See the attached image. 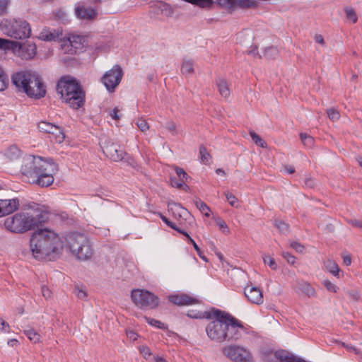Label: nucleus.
Segmentation results:
<instances>
[{
  "label": "nucleus",
  "mask_w": 362,
  "mask_h": 362,
  "mask_svg": "<svg viewBox=\"0 0 362 362\" xmlns=\"http://www.w3.org/2000/svg\"><path fill=\"white\" fill-rule=\"evenodd\" d=\"M165 128L173 135L177 134V125L173 121H170L166 123Z\"/></svg>",
  "instance_id": "nucleus-43"
},
{
  "label": "nucleus",
  "mask_w": 362,
  "mask_h": 362,
  "mask_svg": "<svg viewBox=\"0 0 362 362\" xmlns=\"http://www.w3.org/2000/svg\"><path fill=\"white\" fill-rule=\"evenodd\" d=\"M59 170L58 165L52 159H43L42 157L28 158L21 167V173L33 177V182L42 187L51 185L54 182V175Z\"/></svg>",
  "instance_id": "nucleus-3"
},
{
  "label": "nucleus",
  "mask_w": 362,
  "mask_h": 362,
  "mask_svg": "<svg viewBox=\"0 0 362 362\" xmlns=\"http://www.w3.org/2000/svg\"><path fill=\"white\" fill-rule=\"evenodd\" d=\"M277 52L278 51L276 47H269L265 49L264 55L268 58H271L276 55Z\"/></svg>",
  "instance_id": "nucleus-48"
},
{
  "label": "nucleus",
  "mask_w": 362,
  "mask_h": 362,
  "mask_svg": "<svg viewBox=\"0 0 362 362\" xmlns=\"http://www.w3.org/2000/svg\"><path fill=\"white\" fill-rule=\"evenodd\" d=\"M199 156L202 163L208 164L209 163L211 156L204 146L199 147Z\"/></svg>",
  "instance_id": "nucleus-32"
},
{
  "label": "nucleus",
  "mask_w": 362,
  "mask_h": 362,
  "mask_svg": "<svg viewBox=\"0 0 362 362\" xmlns=\"http://www.w3.org/2000/svg\"><path fill=\"white\" fill-rule=\"evenodd\" d=\"M195 205L199 209V210L204 214V216L209 217L210 216V209L209 207L202 201L197 200L195 202Z\"/></svg>",
  "instance_id": "nucleus-30"
},
{
  "label": "nucleus",
  "mask_w": 362,
  "mask_h": 362,
  "mask_svg": "<svg viewBox=\"0 0 362 362\" xmlns=\"http://www.w3.org/2000/svg\"><path fill=\"white\" fill-rule=\"evenodd\" d=\"M45 215L42 212L36 215L26 212H18L8 217L4 221L5 228L14 233H23L31 230L45 221Z\"/></svg>",
  "instance_id": "nucleus-5"
},
{
  "label": "nucleus",
  "mask_w": 362,
  "mask_h": 362,
  "mask_svg": "<svg viewBox=\"0 0 362 362\" xmlns=\"http://www.w3.org/2000/svg\"><path fill=\"white\" fill-rule=\"evenodd\" d=\"M123 76V71L120 66L115 65L110 70L105 72L101 78L102 83L110 92L114 91L119 84Z\"/></svg>",
  "instance_id": "nucleus-12"
},
{
  "label": "nucleus",
  "mask_w": 362,
  "mask_h": 362,
  "mask_svg": "<svg viewBox=\"0 0 362 362\" xmlns=\"http://www.w3.org/2000/svg\"><path fill=\"white\" fill-rule=\"evenodd\" d=\"M347 222L356 228H362V221L361 220L351 218V219L347 220Z\"/></svg>",
  "instance_id": "nucleus-53"
},
{
  "label": "nucleus",
  "mask_w": 362,
  "mask_h": 362,
  "mask_svg": "<svg viewBox=\"0 0 362 362\" xmlns=\"http://www.w3.org/2000/svg\"><path fill=\"white\" fill-rule=\"evenodd\" d=\"M345 12L346 14V18L350 20L352 23H356L357 21V16L354 12V11L351 8H346L345 9Z\"/></svg>",
  "instance_id": "nucleus-44"
},
{
  "label": "nucleus",
  "mask_w": 362,
  "mask_h": 362,
  "mask_svg": "<svg viewBox=\"0 0 362 362\" xmlns=\"http://www.w3.org/2000/svg\"><path fill=\"white\" fill-rule=\"evenodd\" d=\"M223 355L233 362H253L251 353L243 346L228 345L223 348Z\"/></svg>",
  "instance_id": "nucleus-10"
},
{
  "label": "nucleus",
  "mask_w": 362,
  "mask_h": 362,
  "mask_svg": "<svg viewBox=\"0 0 362 362\" xmlns=\"http://www.w3.org/2000/svg\"><path fill=\"white\" fill-rule=\"evenodd\" d=\"M322 285L326 288V289L332 293H337L338 291V287L332 283L330 281L325 279L322 282Z\"/></svg>",
  "instance_id": "nucleus-38"
},
{
  "label": "nucleus",
  "mask_w": 362,
  "mask_h": 362,
  "mask_svg": "<svg viewBox=\"0 0 362 362\" xmlns=\"http://www.w3.org/2000/svg\"><path fill=\"white\" fill-rule=\"evenodd\" d=\"M11 81L18 91L25 93L30 98L40 99L46 95V86L36 72H16L12 75Z\"/></svg>",
  "instance_id": "nucleus-4"
},
{
  "label": "nucleus",
  "mask_w": 362,
  "mask_h": 362,
  "mask_svg": "<svg viewBox=\"0 0 362 362\" xmlns=\"http://www.w3.org/2000/svg\"><path fill=\"white\" fill-rule=\"evenodd\" d=\"M290 246L293 249H294L297 252H299V253H303L305 250V247L303 245H301L300 243L296 242V241L291 242L290 244Z\"/></svg>",
  "instance_id": "nucleus-50"
},
{
  "label": "nucleus",
  "mask_w": 362,
  "mask_h": 362,
  "mask_svg": "<svg viewBox=\"0 0 362 362\" xmlns=\"http://www.w3.org/2000/svg\"><path fill=\"white\" fill-rule=\"evenodd\" d=\"M69 40L72 47L78 49L84 42V38L81 35H73L69 37Z\"/></svg>",
  "instance_id": "nucleus-29"
},
{
  "label": "nucleus",
  "mask_w": 362,
  "mask_h": 362,
  "mask_svg": "<svg viewBox=\"0 0 362 362\" xmlns=\"http://www.w3.org/2000/svg\"><path fill=\"white\" fill-rule=\"evenodd\" d=\"M158 6L161 11H170L169 5L163 2L158 3Z\"/></svg>",
  "instance_id": "nucleus-61"
},
{
  "label": "nucleus",
  "mask_w": 362,
  "mask_h": 362,
  "mask_svg": "<svg viewBox=\"0 0 362 362\" xmlns=\"http://www.w3.org/2000/svg\"><path fill=\"white\" fill-rule=\"evenodd\" d=\"M0 29L7 36L19 40L28 38L31 33L30 24L21 18L4 19Z\"/></svg>",
  "instance_id": "nucleus-8"
},
{
  "label": "nucleus",
  "mask_w": 362,
  "mask_h": 362,
  "mask_svg": "<svg viewBox=\"0 0 362 362\" xmlns=\"http://www.w3.org/2000/svg\"><path fill=\"white\" fill-rule=\"evenodd\" d=\"M127 336L130 340L132 341L136 340L138 337V334L133 330L127 331Z\"/></svg>",
  "instance_id": "nucleus-58"
},
{
  "label": "nucleus",
  "mask_w": 362,
  "mask_h": 362,
  "mask_svg": "<svg viewBox=\"0 0 362 362\" xmlns=\"http://www.w3.org/2000/svg\"><path fill=\"white\" fill-rule=\"evenodd\" d=\"M23 332L28 338L33 343H37L40 341V335L33 329H25Z\"/></svg>",
  "instance_id": "nucleus-28"
},
{
  "label": "nucleus",
  "mask_w": 362,
  "mask_h": 362,
  "mask_svg": "<svg viewBox=\"0 0 362 362\" xmlns=\"http://www.w3.org/2000/svg\"><path fill=\"white\" fill-rule=\"evenodd\" d=\"M348 294L354 299L357 300L359 298V293L356 291H350Z\"/></svg>",
  "instance_id": "nucleus-62"
},
{
  "label": "nucleus",
  "mask_w": 362,
  "mask_h": 362,
  "mask_svg": "<svg viewBox=\"0 0 362 362\" xmlns=\"http://www.w3.org/2000/svg\"><path fill=\"white\" fill-rule=\"evenodd\" d=\"M66 247L80 260H86L93 255L92 246L86 235L71 233L65 238Z\"/></svg>",
  "instance_id": "nucleus-7"
},
{
  "label": "nucleus",
  "mask_w": 362,
  "mask_h": 362,
  "mask_svg": "<svg viewBox=\"0 0 362 362\" xmlns=\"http://www.w3.org/2000/svg\"><path fill=\"white\" fill-rule=\"evenodd\" d=\"M305 185L307 187H310V188L313 187L315 186V181H314V180L310 178V177L306 178L305 180Z\"/></svg>",
  "instance_id": "nucleus-60"
},
{
  "label": "nucleus",
  "mask_w": 362,
  "mask_h": 362,
  "mask_svg": "<svg viewBox=\"0 0 362 362\" xmlns=\"http://www.w3.org/2000/svg\"><path fill=\"white\" fill-rule=\"evenodd\" d=\"M169 300L177 305H189L198 303V300L187 294L172 295L169 296Z\"/></svg>",
  "instance_id": "nucleus-20"
},
{
  "label": "nucleus",
  "mask_w": 362,
  "mask_h": 362,
  "mask_svg": "<svg viewBox=\"0 0 362 362\" xmlns=\"http://www.w3.org/2000/svg\"><path fill=\"white\" fill-rule=\"evenodd\" d=\"M131 298L134 303L141 309H154L159 304L158 297L147 290L133 289Z\"/></svg>",
  "instance_id": "nucleus-9"
},
{
  "label": "nucleus",
  "mask_w": 362,
  "mask_h": 362,
  "mask_svg": "<svg viewBox=\"0 0 362 362\" xmlns=\"http://www.w3.org/2000/svg\"><path fill=\"white\" fill-rule=\"evenodd\" d=\"M42 294L45 298H49L51 297L52 292L47 287H46L45 286H42Z\"/></svg>",
  "instance_id": "nucleus-56"
},
{
  "label": "nucleus",
  "mask_w": 362,
  "mask_h": 362,
  "mask_svg": "<svg viewBox=\"0 0 362 362\" xmlns=\"http://www.w3.org/2000/svg\"><path fill=\"white\" fill-rule=\"evenodd\" d=\"M209 318H214L206 327L208 337L216 342L234 341L239 339L243 326L235 317L219 310H212Z\"/></svg>",
  "instance_id": "nucleus-1"
},
{
  "label": "nucleus",
  "mask_w": 362,
  "mask_h": 362,
  "mask_svg": "<svg viewBox=\"0 0 362 362\" xmlns=\"http://www.w3.org/2000/svg\"><path fill=\"white\" fill-rule=\"evenodd\" d=\"M12 40L0 38V48L11 47Z\"/></svg>",
  "instance_id": "nucleus-55"
},
{
  "label": "nucleus",
  "mask_w": 362,
  "mask_h": 362,
  "mask_svg": "<svg viewBox=\"0 0 362 362\" xmlns=\"http://www.w3.org/2000/svg\"><path fill=\"white\" fill-rule=\"evenodd\" d=\"M263 261L265 264H267L272 269L276 270L277 268V264L274 259L271 257L269 255H264L263 257Z\"/></svg>",
  "instance_id": "nucleus-37"
},
{
  "label": "nucleus",
  "mask_w": 362,
  "mask_h": 362,
  "mask_svg": "<svg viewBox=\"0 0 362 362\" xmlns=\"http://www.w3.org/2000/svg\"><path fill=\"white\" fill-rule=\"evenodd\" d=\"M315 41L317 42V43H319V44H321V45H324L325 42H324V38L321 35H315Z\"/></svg>",
  "instance_id": "nucleus-63"
},
{
  "label": "nucleus",
  "mask_w": 362,
  "mask_h": 362,
  "mask_svg": "<svg viewBox=\"0 0 362 362\" xmlns=\"http://www.w3.org/2000/svg\"><path fill=\"white\" fill-rule=\"evenodd\" d=\"M75 295L80 299H85L87 296V293L85 290L76 286L74 289Z\"/></svg>",
  "instance_id": "nucleus-47"
},
{
  "label": "nucleus",
  "mask_w": 362,
  "mask_h": 362,
  "mask_svg": "<svg viewBox=\"0 0 362 362\" xmlns=\"http://www.w3.org/2000/svg\"><path fill=\"white\" fill-rule=\"evenodd\" d=\"M324 267L329 273L332 274L334 276L339 277V268L337 265V264L330 259H328L324 262Z\"/></svg>",
  "instance_id": "nucleus-24"
},
{
  "label": "nucleus",
  "mask_w": 362,
  "mask_h": 362,
  "mask_svg": "<svg viewBox=\"0 0 362 362\" xmlns=\"http://www.w3.org/2000/svg\"><path fill=\"white\" fill-rule=\"evenodd\" d=\"M168 206L169 210L173 211V213L177 212L180 216L188 213L187 209L183 208L180 204L171 202L168 203Z\"/></svg>",
  "instance_id": "nucleus-25"
},
{
  "label": "nucleus",
  "mask_w": 362,
  "mask_h": 362,
  "mask_svg": "<svg viewBox=\"0 0 362 362\" xmlns=\"http://www.w3.org/2000/svg\"><path fill=\"white\" fill-rule=\"evenodd\" d=\"M0 329L4 332H10L9 325L2 319H0Z\"/></svg>",
  "instance_id": "nucleus-54"
},
{
  "label": "nucleus",
  "mask_w": 362,
  "mask_h": 362,
  "mask_svg": "<svg viewBox=\"0 0 362 362\" xmlns=\"http://www.w3.org/2000/svg\"><path fill=\"white\" fill-rule=\"evenodd\" d=\"M57 91L74 109H78L83 105L85 95L75 79L62 77L57 84Z\"/></svg>",
  "instance_id": "nucleus-6"
},
{
  "label": "nucleus",
  "mask_w": 362,
  "mask_h": 362,
  "mask_svg": "<svg viewBox=\"0 0 362 362\" xmlns=\"http://www.w3.org/2000/svg\"><path fill=\"white\" fill-rule=\"evenodd\" d=\"M103 153L111 160L115 162L125 159L127 153L120 149L116 144L108 142L103 147Z\"/></svg>",
  "instance_id": "nucleus-14"
},
{
  "label": "nucleus",
  "mask_w": 362,
  "mask_h": 362,
  "mask_svg": "<svg viewBox=\"0 0 362 362\" xmlns=\"http://www.w3.org/2000/svg\"><path fill=\"white\" fill-rule=\"evenodd\" d=\"M175 170L181 182H185L187 180L189 176L182 168L176 166L175 167Z\"/></svg>",
  "instance_id": "nucleus-39"
},
{
  "label": "nucleus",
  "mask_w": 362,
  "mask_h": 362,
  "mask_svg": "<svg viewBox=\"0 0 362 362\" xmlns=\"http://www.w3.org/2000/svg\"><path fill=\"white\" fill-rule=\"evenodd\" d=\"M119 111V109L115 107L110 112V115L113 119L117 120L119 119V116L118 115Z\"/></svg>",
  "instance_id": "nucleus-59"
},
{
  "label": "nucleus",
  "mask_w": 362,
  "mask_h": 362,
  "mask_svg": "<svg viewBox=\"0 0 362 362\" xmlns=\"http://www.w3.org/2000/svg\"><path fill=\"white\" fill-rule=\"evenodd\" d=\"M342 345L344 347H346L348 350L354 351L356 354H360V351L357 349H356L355 347H354L352 346L346 345L344 343H342Z\"/></svg>",
  "instance_id": "nucleus-64"
},
{
  "label": "nucleus",
  "mask_w": 362,
  "mask_h": 362,
  "mask_svg": "<svg viewBox=\"0 0 362 362\" xmlns=\"http://www.w3.org/2000/svg\"><path fill=\"white\" fill-rule=\"evenodd\" d=\"M19 206L20 202L18 198L0 199V217L13 213Z\"/></svg>",
  "instance_id": "nucleus-16"
},
{
  "label": "nucleus",
  "mask_w": 362,
  "mask_h": 362,
  "mask_svg": "<svg viewBox=\"0 0 362 362\" xmlns=\"http://www.w3.org/2000/svg\"><path fill=\"white\" fill-rule=\"evenodd\" d=\"M181 71L183 74H192L194 72V64L191 60L185 59L182 62Z\"/></svg>",
  "instance_id": "nucleus-27"
},
{
  "label": "nucleus",
  "mask_w": 362,
  "mask_h": 362,
  "mask_svg": "<svg viewBox=\"0 0 362 362\" xmlns=\"http://www.w3.org/2000/svg\"><path fill=\"white\" fill-rule=\"evenodd\" d=\"M224 194L230 206L235 208L239 206L238 199L232 193L226 192Z\"/></svg>",
  "instance_id": "nucleus-35"
},
{
  "label": "nucleus",
  "mask_w": 362,
  "mask_h": 362,
  "mask_svg": "<svg viewBox=\"0 0 362 362\" xmlns=\"http://www.w3.org/2000/svg\"><path fill=\"white\" fill-rule=\"evenodd\" d=\"M65 246L63 239L55 232L47 228L40 229L33 233L30 247L35 258L42 259L60 255Z\"/></svg>",
  "instance_id": "nucleus-2"
},
{
  "label": "nucleus",
  "mask_w": 362,
  "mask_h": 362,
  "mask_svg": "<svg viewBox=\"0 0 362 362\" xmlns=\"http://www.w3.org/2000/svg\"><path fill=\"white\" fill-rule=\"evenodd\" d=\"M11 48L16 54L25 60L33 59L37 53L36 45L30 41L21 42L12 40Z\"/></svg>",
  "instance_id": "nucleus-11"
},
{
  "label": "nucleus",
  "mask_w": 362,
  "mask_h": 362,
  "mask_svg": "<svg viewBox=\"0 0 362 362\" xmlns=\"http://www.w3.org/2000/svg\"><path fill=\"white\" fill-rule=\"evenodd\" d=\"M300 137L302 141V143L306 147L310 148L313 146L314 139L311 136H310L307 134H305V133H301L300 134Z\"/></svg>",
  "instance_id": "nucleus-31"
},
{
  "label": "nucleus",
  "mask_w": 362,
  "mask_h": 362,
  "mask_svg": "<svg viewBox=\"0 0 362 362\" xmlns=\"http://www.w3.org/2000/svg\"><path fill=\"white\" fill-rule=\"evenodd\" d=\"M38 128L40 132L49 134L52 139L58 144L63 142L64 134L59 126L54 125L50 122L42 121L38 124Z\"/></svg>",
  "instance_id": "nucleus-13"
},
{
  "label": "nucleus",
  "mask_w": 362,
  "mask_h": 362,
  "mask_svg": "<svg viewBox=\"0 0 362 362\" xmlns=\"http://www.w3.org/2000/svg\"><path fill=\"white\" fill-rule=\"evenodd\" d=\"M170 182L173 187H177L178 189H183L187 190L189 188V187L185 184V182H181L180 180L179 182L175 177H171Z\"/></svg>",
  "instance_id": "nucleus-40"
},
{
  "label": "nucleus",
  "mask_w": 362,
  "mask_h": 362,
  "mask_svg": "<svg viewBox=\"0 0 362 362\" xmlns=\"http://www.w3.org/2000/svg\"><path fill=\"white\" fill-rule=\"evenodd\" d=\"M20 150L16 146H10L6 152V156L10 160H14L19 157Z\"/></svg>",
  "instance_id": "nucleus-26"
},
{
  "label": "nucleus",
  "mask_w": 362,
  "mask_h": 362,
  "mask_svg": "<svg viewBox=\"0 0 362 362\" xmlns=\"http://www.w3.org/2000/svg\"><path fill=\"white\" fill-rule=\"evenodd\" d=\"M275 226L280 232L284 233L288 230V226L286 223L280 220L275 221Z\"/></svg>",
  "instance_id": "nucleus-41"
},
{
  "label": "nucleus",
  "mask_w": 362,
  "mask_h": 362,
  "mask_svg": "<svg viewBox=\"0 0 362 362\" xmlns=\"http://www.w3.org/2000/svg\"><path fill=\"white\" fill-rule=\"evenodd\" d=\"M74 13L78 19L86 21L94 20L98 15L96 10L81 4H78L75 7Z\"/></svg>",
  "instance_id": "nucleus-18"
},
{
  "label": "nucleus",
  "mask_w": 362,
  "mask_h": 362,
  "mask_svg": "<svg viewBox=\"0 0 362 362\" xmlns=\"http://www.w3.org/2000/svg\"><path fill=\"white\" fill-rule=\"evenodd\" d=\"M329 118L332 121H336L339 119L340 115L337 110L334 108H330L327 110Z\"/></svg>",
  "instance_id": "nucleus-42"
},
{
  "label": "nucleus",
  "mask_w": 362,
  "mask_h": 362,
  "mask_svg": "<svg viewBox=\"0 0 362 362\" xmlns=\"http://www.w3.org/2000/svg\"><path fill=\"white\" fill-rule=\"evenodd\" d=\"M161 219L163 220V222H165L167 224V226H168L174 230H177L176 225L174 223L169 221L165 216H162Z\"/></svg>",
  "instance_id": "nucleus-57"
},
{
  "label": "nucleus",
  "mask_w": 362,
  "mask_h": 362,
  "mask_svg": "<svg viewBox=\"0 0 362 362\" xmlns=\"http://www.w3.org/2000/svg\"><path fill=\"white\" fill-rule=\"evenodd\" d=\"M244 294L246 298L252 303L261 305L264 302L262 291L252 285H247L244 288Z\"/></svg>",
  "instance_id": "nucleus-15"
},
{
  "label": "nucleus",
  "mask_w": 362,
  "mask_h": 362,
  "mask_svg": "<svg viewBox=\"0 0 362 362\" xmlns=\"http://www.w3.org/2000/svg\"><path fill=\"white\" fill-rule=\"evenodd\" d=\"M218 4L222 8L234 11L237 8H250L254 3L251 0H217Z\"/></svg>",
  "instance_id": "nucleus-17"
},
{
  "label": "nucleus",
  "mask_w": 362,
  "mask_h": 362,
  "mask_svg": "<svg viewBox=\"0 0 362 362\" xmlns=\"http://www.w3.org/2000/svg\"><path fill=\"white\" fill-rule=\"evenodd\" d=\"M283 257L287 261V262L290 264H294L296 262V257L290 254L288 252H282Z\"/></svg>",
  "instance_id": "nucleus-51"
},
{
  "label": "nucleus",
  "mask_w": 362,
  "mask_h": 362,
  "mask_svg": "<svg viewBox=\"0 0 362 362\" xmlns=\"http://www.w3.org/2000/svg\"><path fill=\"white\" fill-rule=\"evenodd\" d=\"M138 128L142 132H146L149 129V125L147 122L143 119H139L136 122Z\"/></svg>",
  "instance_id": "nucleus-45"
},
{
  "label": "nucleus",
  "mask_w": 362,
  "mask_h": 362,
  "mask_svg": "<svg viewBox=\"0 0 362 362\" xmlns=\"http://www.w3.org/2000/svg\"><path fill=\"white\" fill-rule=\"evenodd\" d=\"M139 351L145 358H147L151 355V351L150 349L146 346H139Z\"/></svg>",
  "instance_id": "nucleus-52"
},
{
  "label": "nucleus",
  "mask_w": 362,
  "mask_h": 362,
  "mask_svg": "<svg viewBox=\"0 0 362 362\" xmlns=\"http://www.w3.org/2000/svg\"><path fill=\"white\" fill-rule=\"evenodd\" d=\"M8 85V77L4 70L0 69V91L4 90Z\"/></svg>",
  "instance_id": "nucleus-33"
},
{
  "label": "nucleus",
  "mask_w": 362,
  "mask_h": 362,
  "mask_svg": "<svg viewBox=\"0 0 362 362\" xmlns=\"http://www.w3.org/2000/svg\"><path fill=\"white\" fill-rule=\"evenodd\" d=\"M62 35V30L60 29L45 28L40 31L37 37L42 41L52 42L57 40Z\"/></svg>",
  "instance_id": "nucleus-19"
},
{
  "label": "nucleus",
  "mask_w": 362,
  "mask_h": 362,
  "mask_svg": "<svg viewBox=\"0 0 362 362\" xmlns=\"http://www.w3.org/2000/svg\"><path fill=\"white\" fill-rule=\"evenodd\" d=\"M250 135L256 145L262 148H267V145L266 142L263 139H262L260 136L258 134H257L255 132L251 131L250 132Z\"/></svg>",
  "instance_id": "nucleus-34"
},
{
  "label": "nucleus",
  "mask_w": 362,
  "mask_h": 362,
  "mask_svg": "<svg viewBox=\"0 0 362 362\" xmlns=\"http://www.w3.org/2000/svg\"><path fill=\"white\" fill-rule=\"evenodd\" d=\"M216 84L217 86V89L219 92V94L225 98H228L230 94L229 84L228 81L223 78H218L216 80Z\"/></svg>",
  "instance_id": "nucleus-22"
},
{
  "label": "nucleus",
  "mask_w": 362,
  "mask_h": 362,
  "mask_svg": "<svg viewBox=\"0 0 362 362\" xmlns=\"http://www.w3.org/2000/svg\"><path fill=\"white\" fill-rule=\"evenodd\" d=\"M145 320L146 321L150 324L152 326H155L158 328H160L161 329H166V325L161 322L159 320H155V319H153V318H150V317H145Z\"/></svg>",
  "instance_id": "nucleus-36"
},
{
  "label": "nucleus",
  "mask_w": 362,
  "mask_h": 362,
  "mask_svg": "<svg viewBox=\"0 0 362 362\" xmlns=\"http://www.w3.org/2000/svg\"><path fill=\"white\" fill-rule=\"evenodd\" d=\"M10 2L11 0H0V15H4L6 13Z\"/></svg>",
  "instance_id": "nucleus-49"
},
{
  "label": "nucleus",
  "mask_w": 362,
  "mask_h": 362,
  "mask_svg": "<svg viewBox=\"0 0 362 362\" xmlns=\"http://www.w3.org/2000/svg\"><path fill=\"white\" fill-rule=\"evenodd\" d=\"M216 224L218 226L220 230H221L223 233H229L230 230L223 220H222L221 218H218L216 219Z\"/></svg>",
  "instance_id": "nucleus-46"
},
{
  "label": "nucleus",
  "mask_w": 362,
  "mask_h": 362,
  "mask_svg": "<svg viewBox=\"0 0 362 362\" xmlns=\"http://www.w3.org/2000/svg\"><path fill=\"white\" fill-rule=\"evenodd\" d=\"M274 357V362H306L304 360L296 358L293 354L285 351H276Z\"/></svg>",
  "instance_id": "nucleus-21"
},
{
  "label": "nucleus",
  "mask_w": 362,
  "mask_h": 362,
  "mask_svg": "<svg viewBox=\"0 0 362 362\" xmlns=\"http://www.w3.org/2000/svg\"><path fill=\"white\" fill-rule=\"evenodd\" d=\"M298 289L308 297H314L316 296L315 288L308 282H299L298 284Z\"/></svg>",
  "instance_id": "nucleus-23"
}]
</instances>
